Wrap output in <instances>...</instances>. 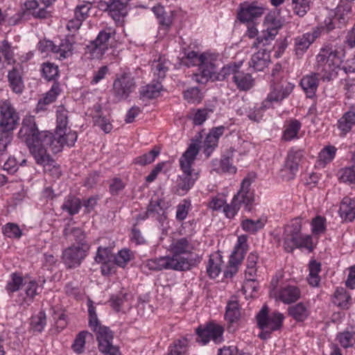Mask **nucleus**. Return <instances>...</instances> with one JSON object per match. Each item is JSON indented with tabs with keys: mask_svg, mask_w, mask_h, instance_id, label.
Instances as JSON below:
<instances>
[{
	"mask_svg": "<svg viewBox=\"0 0 355 355\" xmlns=\"http://www.w3.org/2000/svg\"><path fill=\"white\" fill-rule=\"evenodd\" d=\"M42 71L43 76L48 80L55 79L58 76V68L51 62H46L42 64Z\"/></svg>",
	"mask_w": 355,
	"mask_h": 355,
	"instance_id": "obj_54",
	"label": "nucleus"
},
{
	"mask_svg": "<svg viewBox=\"0 0 355 355\" xmlns=\"http://www.w3.org/2000/svg\"><path fill=\"white\" fill-rule=\"evenodd\" d=\"M187 62L186 64L190 66H198L199 72L194 73L192 76L193 81L205 84L209 78H213L215 73L216 66L215 58L213 55L204 53L198 55L197 52L191 51L188 52L185 56Z\"/></svg>",
	"mask_w": 355,
	"mask_h": 355,
	"instance_id": "obj_4",
	"label": "nucleus"
},
{
	"mask_svg": "<svg viewBox=\"0 0 355 355\" xmlns=\"http://www.w3.org/2000/svg\"><path fill=\"white\" fill-rule=\"evenodd\" d=\"M0 53L4 57L8 64H10L15 62L14 49L11 44L6 40L2 41L0 46Z\"/></svg>",
	"mask_w": 355,
	"mask_h": 355,
	"instance_id": "obj_52",
	"label": "nucleus"
},
{
	"mask_svg": "<svg viewBox=\"0 0 355 355\" xmlns=\"http://www.w3.org/2000/svg\"><path fill=\"white\" fill-rule=\"evenodd\" d=\"M302 127L301 123L297 119H290L289 137L290 141L294 139H299L303 133L300 131Z\"/></svg>",
	"mask_w": 355,
	"mask_h": 355,
	"instance_id": "obj_58",
	"label": "nucleus"
},
{
	"mask_svg": "<svg viewBox=\"0 0 355 355\" xmlns=\"http://www.w3.org/2000/svg\"><path fill=\"white\" fill-rule=\"evenodd\" d=\"M2 231L6 236L11 239H19L22 235V232L19 227L15 223H9L6 224L3 227Z\"/></svg>",
	"mask_w": 355,
	"mask_h": 355,
	"instance_id": "obj_53",
	"label": "nucleus"
},
{
	"mask_svg": "<svg viewBox=\"0 0 355 355\" xmlns=\"http://www.w3.org/2000/svg\"><path fill=\"white\" fill-rule=\"evenodd\" d=\"M160 151L158 148H153L148 153L144 154L135 158V162L141 166H145L153 163L159 155Z\"/></svg>",
	"mask_w": 355,
	"mask_h": 355,
	"instance_id": "obj_48",
	"label": "nucleus"
},
{
	"mask_svg": "<svg viewBox=\"0 0 355 355\" xmlns=\"http://www.w3.org/2000/svg\"><path fill=\"white\" fill-rule=\"evenodd\" d=\"M325 218L322 216H316L312 220L311 228L313 234L320 235L326 230Z\"/></svg>",
	"mask_w": 355,
	"mask_h": 355,
	"instance_id": "obj_57",
	"label": "nucleus"
},
{
	"mask_svg": "<svg viewBox=\"0 0 355 355\" xmlns=\"http://www.w3.org/2000/svg\"><path fill=\"white\" fill-rule=\"evenodd\" d=\"M224 329L222 326L209 323L205 327H200L196 329L198 335L197 341L203 345L207 344L211 340L215 343H220L223 340Z\"/></svg>",
	"mask_w": 355,
	"mask_h": 355,
	"instance_id": "obj_14",
	"label": "nucleus"
},
{
	"mask_svg": "<svg viewBox=\"0 0 355 355\" xmlns=\"http://www.w3.org/2000/svg\"><path fill=\"white\" fill-rule=\"evenodd\" d=\"M343 49L334 43H324L315 57L314 69L323 81H330L338 74L343 62Z\"/></svg>",
	"mask_w": 355,
	"mask_h": 355,
	"instance_id": "obj_2",
	"label": "nucleus"
},
{
	"mask_svg": "<svg viewBox=\"0 0 355 355\" xmlns=\"http://www.w3.org/2000/svg\"><path fill=\"white\" fill-rule=\"evenodd\" d=\"M113 257L112 248L101 246L98 248L94 261L101 264V272L103 275H109L114 272Z\"/></svg>",
	"mask_w": 355,
	"mask_h": 355,
	"instance_id": "obj_17",
	"label": "nucleus"
},
{
	"mask_svg": "<svg viewBox=\"0 0 355 355\" xmlns=\"http://www.w3.org/2000/svg\"><path fill=\"white\" fill-rule=\"evenodd\" d=\"M266 222V220L263 218H258L256 220L247 218L241 222V225L245 232L254 234L264 227Z\"/></svg>",
	"mask_w": 355,
	"mask_h": 355,
	"instance_id": "obj_38",
	"label": "nucleus"
},
{
	"mask_svg": "<svg viewBox=\"0 0 355 355\" xmlns=\"http://www.w3.org/2000/svg\"><path fill=\"white\" fill-rule=\"evenodd\" d=\"M243 62H232L224 66L217 76V80H222L232 75V81L241 91H248L254 85V79L249 73L240 71Z\"/></svg>",
	"mask_w": 355,
	"mask_h": 355,
	"instance_id": "obj_6",
	"label": "nucleus"
},
{
	"mask_svg": "<svg viewBox=\"0 0 355 355\" xmlns=\"http://www.w3.org/2000/svg\"><path fill=\"white\" fill-rule=\"evenodd\" d=\"M94 123L98 126L105 133H109L112 131L113 126L110 122V119L101 116H94Z\"/></svg>",
	"mask_w": 355,
	"mask_h": 355,
	"instance_id": "obj_62",
	"label": "nucleus"
},
{
	"mask_svg": "<svg viewBox=\"0 0 355 355\" xmlns=\"http://www.w3.org/2000/svg\"><path fill=\"white\" fill-rule=\"evenodd\" d=\"M270 60V53L265 49H261L252 55L250 67L256 71H263Z\"/></svg>",
	"mask_w": 355,
	"mask_h": 355,
	"instance_id": "obj_24",
	"label": "nucleus"
},
{
	"mask_svg": "<svg viewBox=\"0 0 355 355\" xmlns=\"http://www.w3.org/2000/svg\"><path fill=\"white\" fill-rule=\"evenodd\" d=\"M266 30L261 32V34L257 38L259 44L266 46L272 41L278 33V28L280 27L279 21H274L272 24L268 23V17L266 18Z\"/></svg>",
	"mask_w": 355,
	"mask_h": 355,
	"instance_id": "obj_23",
	"label": "nucleus"
},
{
	"mask_svg": "<svg viewBox=\"0 0 355 355\" xmlns=\"http://www.w3.org/2000/svg\"><path fill=\"white\" fill-rule=\"evenodd\" d=\"M78 45L77 37L75 35H68L62 40L58 46L55 45V51L59 59L62 60L70 57Z\"/></svg>",
	"mask_w": 355,
	"mask_h": 355,
	"instance_id": "obj_20",
	"label": "nucleus"
},
{
	"mask_svg": "<svg viewBox=\"0 0 355 355\" xmlns=\"http://www.w3.org/2000/svg\"><path fill=\"white\" fill-rule=\"evenodd\" d=\"M90 249L88 243L83 241L73 244L62 252V259L69 268L78 267L87 256Z\"/></svg>",
	"mask_w": 355,
	"mask_h": 355,
	"instance_id": "obj_7",
	"label": "nucleus"
},
{
	"mask_svg": "<svg viewBox=\"0 0 355 355\" xmlns=\"http://www.w3.org/2000/svg\"><path fill=\"white\" fill-rule=\"evenodd\" d=\"M286 89H283L282 87H275L268 95L267 98L262 102L263 107L269 109L272 107L275 103L281 102L286 97L284 91Z\"/></svg>",
	"mask_w": 355,
	"mask_h": 355,
	"instance_id": "obj_31",
	"label": "nucleus"
},
{
	"mask_svg": "<svg viewBox=\"0 0 355 355\" xmlns=\"http://www.w3.org/2000/svg\"><path fill=\"white\" fill-rule=\"evenodd\" d=\"M152 11L157 17L159 20V22L166 27H169L173 21L172 17L171 15H165L164 8L161 5H157L153 7Z\"/></svg>",
	"mask_w": 355,
	"mask_h": 355,
	"instance_id": "obj_46",
	"label": "nucleus"
},
{
	"mask_svg": "<svg viewBox=\"0 0 355 355\" xmlns=\"http://www.w3.org/2000/svg\"><path fill=\"white\" fill-rule=\"evenodd\" d=\"M98 342V349L103 354L117 349L112 345L113 335L109 328L104 327L95 331Z\"/></svg>",
	"mask_w": 355,
	"mask_h": 355,
	"instance_id": "obj_22",
	"label": "nucleus"
},
{
	"mask_svg": "<svg viewBox=\"0 0 355 355\" xmlns=\"http://www.w3.org/2000/svg\"><path fill=\"white\" fill-rule=\"evenodd\" d=\"M311 44V42L306 37V35L304 34L301 37H298L295 40V47L294 51L296 55L300 58L302 55L304 54V52L308 49L309 46Z\"/></svg>",
	"mask_w": 355,
	"mask_h": 355,
	"instance_id": "obj_45",
	"label": "nucleus"
},
{
	"mask_svg": "<svg viewBox=\"0 0 355 355\" xmlns=\"http://www.w3.org/2000/svg\"><path fill=\"white\" fill-rule=\"evenodd\" d=\"M254 179L253 175H248L242 180L239 191L233 197V199L240 205H244L248 211L250 210V205L254 201V193L250 189Z\"/></svg>",
	"mask_w": 355,
	"mask_h": 355,
	"instance_id": "obj_15",
	"label": "nucleus"
},
{
	"mask_svg": "<svg viewBox=\"0 0 355 355\" xmlns=\"http://www.w3.org/2000/svg\"><path fill=\"white\" fill-rule=\"evenodd\" d=\"M92 8L90 2H81L76 6L74 15L75 17L80 19L83 21L87 17L88 12Z\"/></svg>",
	"mask_w": 355,
	"mask_h": 355,
	"instance_id": "obj_55",
	"label": "nucleus"
},
{
	"mask_svg": "<svg viewBox=\"0 0 355 355\" xmlns=\"http://www.w3.org/2000/svg\"><path fill=\"white\" fill-rule=\"evenodd\" d=\"M338 212L343 220L352 221L355 218V201L349 197H345L340 202Z\"/></svg>",
	"mask_w": 355,
	"mask_h": 355,
	"instance_id": "obj_25",
	"label": "nucleus"
},
{
	"mask_svg": "<svg viewBox=\"0 0 355 355\" xmlns=\"http://www.w3.org/2000/svg\"><path fill=\"white\" fill-rule=\"evenodd\" d=\"M132 258L130 250L124 248L119 251V252L113 257L114 265L124 268Z\"/></svg>",
	"mask_w": 355,
	"mask_h": 355,
	"instance_id": "obj_50",
	"label": "nucleus"
},
{
	"mask_svg": "<svg viewBox=\"0 0 355 355\" xmlns=\"http://www.w3.org/2000/svg\"><path fill=\"white\" fill-rule=\"evenodd\" d=\"M88 334L87 331H81L77 335L72 345V348L75 352L78 354L83 352L85 345L86 336Z\"/></svg>",
	"mask_w": 355,
	"mask_h": 355,
	"instance_id": "obj_61",
	"label": "nucleus"
},
{
	"mask_svg": "<svg viewBox=\"0 0 355 355\" xmlns=\"http://www.w3.org/2000/svg\"><path fill=\"white\" fill-rule=\"evenodd\" d=\"M311 0H292L293 12L299 16L304 17L310 9Z\"/></svg>",
	"mask_w": 355,
	"mask_h": 355,
	"instance_id": "obj_43",
	"label": "nucleus"
},
{
	"mask_svg": "<svg viewBox=\"0 0 355 355\" xmlns=\"http://www.w3.org/2000/svg\"><path fill=\"white\" fill-rule=\"evenodd\" d=\"M195 249V243L191 239L181 238L174 240L169 245L168 250L173 254L172 256H170L171 257H175L178 260L182 259L187 261L188 268H186L187 270L195 265V260L192 258L182 257L181 255H192Z\"/></svg>",
	"mask_w": 355,
	"mask_h": 355,
	"instance_id": "obj_10",
	"label": "nucleus"
},
{
	"mask_svg": "<svg viewBox=\"0 0 355 355\" xmlns=\"http://www.w3.org/2000/svg\"><path fill=\"white\" fill-rule=\"evenodd\" d=\"M198 152V144L197 143H193L189 145L187 150L180 157V165L181 170L184 174L191 175V173H198L191 168V166L193 165Z\"/></svg>",
	"mask_w": 355,
	"mask_h": 355,
	"instance_id": "obj_19",
	"label": "nucleus"
},
{
	"mask_svg": "<svg viewBox=\"0 0 355 355\" xmlns=\"http://www.w3.org/2000/svg\"><path fill=\"white\" fill-rule=\"evenodd\" d=\"M46 324V314L43 311H40L37 315L31 318V325L35 331L42 332Z\"/></svg>",
	"mask_w": 355,
	"mask_h": 355,
	"instance_id": "obj_49",
	"label": "nucleus"
},
{
	"mask_svg": "<svg viewBox=\"0 0 355 355\" xmlns=\"http://www.w3.org/2000/svg\"><path fill=\"white\" fill-rule=\"evenodd\" d=\"M241 208V205L233 198L230 204H225L223 211L225 216L228 218H234Z\"/></svg>",
	"mask_w": 355,
	"mask_h": 355,
	"instance_id": "obj_60",
	"label": "nucleus"
},
{
	"mask_svg": "<svg viewBox=\"0 0 355 355\" xmlns=\"http://www.w3.org/2000/svg\"><path fill=\"white\" fill-rule=\"evenodd\" d=\"M8 80L12 91L16 94H21L24 89V83L20 71L13 68L8 71Z\"/></svg>",
	"mask_w": 355,
	"mask_h": 355,
	"instance_id": "obj_28",
	"label": "nucleus"
},
{
	"mask_svg": "<svg viewBox=\"0 0 355 355\" xmlns=\"http://www.w3.org/2000/svg\"><path fill=\"white\" fill-rule=\"evenodd\" d=\"M191 209V202L190 200L184 199L182 200L176 208V219L179 221H182L186 219Z\"/></svg>",
	"mask_w": 355,
	"mask_h": 355,
	"instance_id": "obj_44",
	"label": "nucleus"
},
{
	"mask_svg": "<svg viewBox=\"0 0 355 355\" xmlns=\"http://www.w3.org/2000/svg\"><path fill=\"white\" fill-rule=\"evenodd\" d=\"M184 98L189 103H199L202 99V94L198 87H191L184 92Z\"/></svg>",
	"mask_w": 355,
	"mask_h": 355,
	"instance_id": "obj_51",
	"label": "nucleus"
},
{
	"mask_svg": "<svg viewBox=\"0 0 355 355\" xmlns=\"http://www.w3.org/2000/svg\"><path fill=\"white\" fill-rule=\"evenodd\" d=\"M162 88V85L159 82L152 83L144 87L141 90V94L143 97L147 98H154L159 96Z\"/></svg>",
	"mask_w": 355,
	"mask_h": 355,
	"instance_id": "obj_42",
	"label": "nucleus"
},
{
	"mask_svg": "<svg viewBox=\"0 0 355 355\" xmlns=\"http://www.w3.org/2000/svg\"><path fill=\"white\" fill-rule=\"evenodd\" d=\"M264 12V8L257 2L245 1L240 4L238 19L242 22H249L260 17Z\"/></svg>",
	"mask_w": 355,
	"mask_h": 355,
	"instance_id": "obj_16",
	"label": "nucleus"
},
{
	"mask_svg": "<svg viewBox=\"0 0 355 355\" xmlns=\"http://www.w3.org/2000/svg\"><path fill=\"white\" fill-rule=\"evenodd\" d=\"M28 146L37 164L43 166L46 173H49L53 178H58L61 175L60 166L47 153L49 145L43 142L34 141L32 139L23 140Z\"/></svg>",
	"mask_w": 355,
	"mask_h": 355,
	"instance_id": "obj_5",
	"label": "nucleus"
},
{
	"mask_svg": "<svg viewBox=\"0 0 355 355\" xmlns=\"http://www.w3.org/2000/svg\"><path fill=\"white\" fill-rule=\"evenodd\" d=\"M144 267L149 270H173L177 271L186 270L188 268L187 261L184 259H176L169 255L147 260Z\"/></svg>",
	"mask_w": 355,
	"mask_h": 355,
	"instance_id": "obj_8",
	"label": "nucleus"
},
{
	"mask_svg": "<svg viewBox=\"0 0 355 355\" xmlns=\"http://www.w3.org/2000/svg\"><path fill=\"white\" fill-rule=\"evenodd\" d=\"M5 289L10 297H12L13 293L18 291L15 301L18 305L26 308L42 292L43 286H40L35 279L24 278L20 274L13 272L10 274Z\"/></svg>",
	"mask_w": 355,
	"mask_h": 355,
	"instance_id": "obj_3",
	"label": "nucleus"
},
{
	"mask_svg": "<svg viewBox=\"0 0 355 355\" xmlns=\"http://www.w3.org/2000/svg\"><path fill=\"white\" fill-rule=\"evenodd\" d=\"M115 34V30L109 27L100 31L97 37L94 41L92 47L93 57L101 58L107 49V42L112 35Z\"/></svg>",
	"mask_w": 355,
	"mask_h": 355,
	"instance_id": "obj_18",
	"label": "nucleus"
},
{
	"mask_svg": "<svg viewBox=\"0 0 355 355\" xmlns=\"http://www.w3.org/2000/svg\"><path fill=\"white\" fill-rule=\"evenodd\" d=\"M170 65V61L165 57H159L157 60H154L152 63V71L154 76L158 80L164 79Z\"/></svg>",
	"mask_w": 355,
	"mask_h": 355,
	"instance_id": "obj_32",
	"label": "nucleus"
},
{
	"mask_svg": "<svg viewBox=\"0 0 355 355\" xmlns=\"http://www.w3.org/2000/svg\"><path fill=\"white\" fill-rule=\"evenodd\" d=\"M270 294L277 302L288 304V279L282 271L277 272L272 279Z\"/></svg>",
	"mask_w": 355,
	"mask_h": 355,
	"instance_id": "obj_13",
	"label": "nucleus"
},
{
	"mask_svg": "<svg viewBox=\"0 0 355 355\" xmlns=\"http://www.w3.org/2000/svg\"><path fill=\"white\" fill-rule=\"evenodd\" d=\"M340 179L344 182H354L355 171L354 169V167H347L340 170Z\"/></svg>",
	"mask_w": 355,
	"mask_h": 355,
	"instance_id": "obj_64",
	"label": "nucleus"
},
{
	"mask_svg": "<svg viewBox=\"0 0 355 355\" xmlns=\"http://www.w3.org/2000/svg\"><path fill=\"white\" fill-rule=\"evenodd\" d=\"M80 207V200L71 196L66 197L62 205L61 206L62 211L67 212L71 216L78 214Z\"/></svg>",
	"mask_w": 355,
	"mask_h": 355,
	"instance_id": "obj_35",
	"label": "nucleus"
},
{
	"mask_svg": "<svg viewBox=\"0 0 355 355\" xmlns=\"http://www.w3.org/2000/svg\"><path fill=\"white\" fill-rule=\"evenodd\" d=\"M135 88V79L128 72L118 76L113 83V93L119 100L126 99Z\"/></svg>",
	"mask_w": 355,
	"mask_h": 355,
	"instance_id": "obj_12",
	"label": "nucleus"
},
{
	"mask_svg": "<svg viewBox=\"0 0 355 355\" xmlns=\"http://www.w3.org/2000/svg\"><path fill=\"white\" fill-rule=\"evenodd\" d=\"M248 236L242 234L238 236L234 250L245 255L248 250Z\"/></svg>",
	"mask_w": 355,
	"mask_h": 355,
	"instance_id": "obj_63",
	"label": "nucleus"
},
{
	"mask_svg": "<svg viewBox=\"0 0 355 355\" xmlns=\"http://www.w3.org/2000/svg\"><path fill=\"white\" fill-rule=\"evenodd\" d=\"M355 125V105L350 107L349 111L338 121V128L343 134L346 135Z\"/></svg>",
	"mask_w": 355,
	"mask_h": 355,
	"instance_id": "obj_26",
	"label": "nucleus"
},
{
	"mask_svg": "<svg viewBox=\"0 0 355 355\" xmlns=\"http://www.w3.org/2000/svg\"><path fill=\"white\" fill-rule=\"evenodd\" d=\"M189 340L182 337L175 340L169 347L166 355H188Z\"/></svg>",
	"mask_w": 355,
	"mask_h": 355,
	"instance_id": "obj_33",
	"label": "nucleus"
},
{
	"mask_svg": "<svg viewBox=\"0 0 355 355\" xmlns=\"http://www.w3.org/2000/svg\"><path fill=\"white\" fill-rule=\"evenodd\" d=\"M318 74L317 71L310 76H306L301 80L300 85L305 92H313L317 90L318 86Z\"/></svg>",
	"mask_w": 355,
	"mask_h": 355,
	"instance_id": "obj_40",
	"label": "nucleus"
},
{
	"mask_svg": "<svg viewBox=\"0 0 355 355\" xmlns=\"http://www.w3.org/2000/svg\"><path fill=\"white\" fill-rule=\"evenodd\" d=\"M214 166L219 165L220 168L218 169L221 172L235 173L236 171V168L232 164L230 159L228 157H224L220 161L214 160L213 162Z\"/></svg>",
	"mask_w": 355,
	"mask_h": 355,
	"instance_id": "obj_59",
	"label": "nucleus"
},
{
	"mask_svg": "<svg viewBox=\"0 0 355 355\" xmlns=\"http://www.w3.org/2000/svg\"><path fill=\"white\" fill-rule=\"evenodd\" d=\"M57 125L55 135L49 131L40 132L37 128L35 117L26 116L22 121V126L18 135L21 140L33 139L49 145L53 153L60 152L64 146H73L77 140V134L67 127L68 112L63 106H59L56 111Z\"/></svg>",
	"mask_w": 355,
	"mask_h": 355,
	"instance_id": "obj_1",
	"label": "nucleus"
},
{
	"mask_svg": "<svg viewBox=\"0 0 355 355\" xmlns=\"http://www.w3.org/2000/svg\"><path fill=\"white\" fill-rule=\"evenodd\" d=\"M351 296L343 288H338L334 293L333 302L343 309H349L351 304Z\"/></svg>",
	"mask_w": 355,
	"mask_h": 355,
	"instance_id": "obj_34",
	"label": "nucleus"
},
{
	"mask_svg": "<svg viewBox=\"0 0 355 355\" xmlns=\"http://www.w3.org/2000/svg\"><path fill=\"white\" fill-rule=\"evenodd\" d=\"M336 148L334 146H329L324 148L318 155V162L321 166H325L331 162L335 157Z\"/></svg>",
	"mask_w": 355,
	"mask_h": 355,
	"instance_id": "obj_41",
	"label": "nucleus"
},
{
	"mask_svg": "<svg viewBox=\"0 0 355 355\" xmlns=\"http://www.w3.org/2000/svg\"><path fill=\"white\" fill-rule=\"evenodd\" d=\"M241 316L240 307L237 301H230L226 307L225 318L230 322H237Z\"/></svg>",
	"mask_w": 355,
	"mask_h": 355,
	"instance_id": "obj_39",
	"label": "nucleus"
},
{
	"mask_svg": "<svg viewBox=\"0 0 355 355\" xmlns=\"http://www.w3.org/2000/svg\"><path fill=\"white\" fill-rule=\"evenodd\" d=\"M351 12V6L347 3L338 5L336 9L334 16L341 23H345L346 17Z\"/></svg>",
	"mask_w": 355,
	"mask_h": 355,
	"instance_id": "obj_56",
	"label": "nucleus"
},
{
	"mask_svg": "<svg viewBox=\"0 0 355 355\" xmlns=\"http://www.w3.org/2000/svg\"><path fill=\"white\" fill-rule=\"evenodd\" d=\"M198 178V173H191V175L183 174L180 176V181L177 184L176 193L179 196L185 195L193 186Z\"/></svg>",
	"mask_w": 355,
	"mask_h": 355,
	"instance_id": "obj_27",
	"label": "nucleus"
},
{
	"mask_svg": "<svg viewBox=\"0 0 355 355\" xmlns=\"http://www.w3.org/2000/svg\"><path fill=\"white\" fill-rule=\"evenodd\" d=\"M225 127L223 125L212 128L207 134L203 142V152L208 157L217 147L219 138L223 135Z\"/></svg>",
	"mask_w": 355,
	"mask_h": 355,
	"instance_id": "obj_21",
	"label": "nucleus"
},
{
	"mask_svg": "<svg viewBox=\"0 0 355 355\" xmlns=\"http://www.w3.org/2000/svg\"><path fill=\"white\" fill-rule=\"evenodd\" d=\"M291 241L297 248H304L309 252L313 250L312 238L310 235L302 234L301 233L292 235Z\"/></svg>",
	"mask_w": 355,
	"mask_h": 355,
	"instance_id": "obj_36",
	"label": "nucleus"
},
{
	"mask_svg": "<svg viewBox=\"0 0 355 355\" xmlns=\"http://www.w3.org/2000/svg\"><path fill=\"white\" fill-rule=\"evenodd\" d=\"M223 262L222 257L218 253H214L209 256L207 272L211 278L214 279L220 273Z\"/></svg>",
	"mask_w": 355,
	"mask_h": 355,
	"instance_id": "obj_30",
	"label": "nucleus"
},
{
	"mask_svg": "<svg viewBox=\"0 0 355 355\" xmlns=\"http://www.w3.org/2000/svg\"><path fill=\"white\" fill-rule=\"evenodd\" d=\"M337 338L342 347H351L355 344V330L341 332Z\"/></svg>",
	"mask_w": 355,
	"mask_h": 355,
	"instance_id": "obj_47",
	"label": "nucleus"
},
{
	"mask_svg": "<svg viewBox=\"0 0 355 355\" xmlns=\"http://www.w3.org/2000/svg\"><path fill=\"white\" fill-rule=\"evenodd\" d=\"M284 320V315L279 312L268 313V307L266 305L262 306L257 315L258 327L261 329L268 331H277L279 329Z\"/></svg>",
	"mask_w": 355,
	"mask_h": 355,
	"instance_id": "obj_11",
	"label": "nucleus"
},
{
	"mask_svg": "<svg viewBox=\"0 0 355 355\" xmlns=\"http://www.w3.org/2000/svg\"><path fill=\"white\" fill-rule=\"evenodd\" d=\"M60 88L58 83H53L51 88L40 99L36 107L37 111L44 110L45 106L54 102L60 94Z\"/></svg>",
	"mask_w": 355,
	"mask_h": 355,
	"instance_id": "obj_29",
	"label": "nucleus"
},
{
	"mask_svg": "<svg viewBox=\"0 0 355 355\" xmlns=\"http://www.w3.org/2000/svg\"><path fill=\"white\" fill-rule=\"evenodd\" d=\"M19 120L18 113L8 100L0 101V129L3 133L13 130Z\"/></svg>",
	"mask_w": 355,
	"mask_h": 355,
	"instance_id": "obj_9",
	"label": "nucleus"
},
{
	"mask_svg": "<svg viewBox=\"0 0 355 355\" xmlns=\"http://www.w3.org/2000/svg\"><path fill=\"white\" fill-rule=\"evenodd\" d=\"M307 306L303 302H299L293 306L290 305V316H292L296 321L302 322L309 315Z\"/></svg>",
	"mask_w": 355,
	"mask_h": 355,
	"instance_id": "obj_37",
	"label": "nucleus"
}]
</instances>
